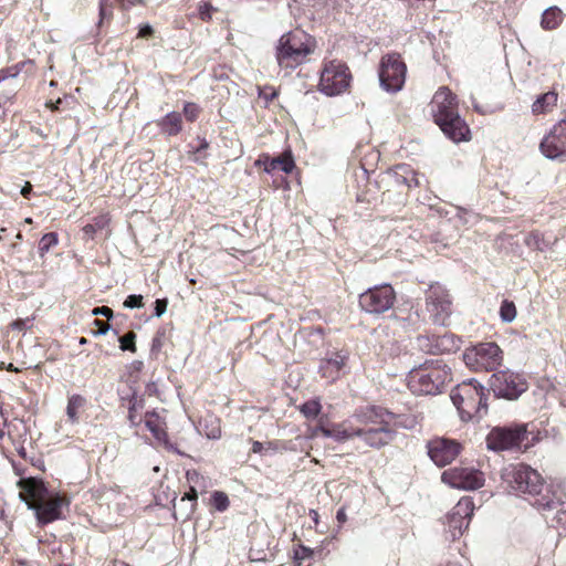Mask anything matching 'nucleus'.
I'll use <instances>...</instances> for the list:
<instances>
[{
    "instance_id": "f257e3e1",
    "label": "nucleus",
    "mask_w": 566,
    "mask_h": 566,
    "mask_svg": "<svg viewBox=\"0 0 566 566\" xmlns=\"http://www.w3.org/2000/svg\"><path fill=\"white\" fill-rule=\"evenodd\" d=\"M353 420L335 423L332 427L319 426L322 434L332 438L337 442L350 440L355 437L361 438L365 444L371 448H380L394 440L395 430L391 426L395 419L394 413L376 406H367L355 412Z\"/></svg>"
},
{
    "instance_id": "f03ea898",
    "label": "nucleus",
    "mask_w": 566,
    "mask_h": 566,
    "mask_svg": "<svg viewBox=\"0 0 566 566\" xmlns=\"http://www.w3.org/2000/svg\"><path fill=\"white\" fill-rule=\"evenodd\" d=\"M431 112L436 124L454 143L468 142L471 132L458 112L457 96L447 86L440 87L431 101Z\"/></svg>"
},
{
    "instance_id": "7ed1b4c3",
    "label": "nucleus",
    "mask_w": 566,
    "mask_h": 566,
    "mask_svg": "<svg viewBox=\"0 0 566 566\" xmlns=\"http://www.w3.org/2000/svg\"><path fill=\"white\" fill-rule=\"evenodd\" d=\"M451 379V370L441 359L427 360L410 370L408 387L416 395H437Z\"/></svg>"
},
{
    "instance_id": "20e7f679",
    "label": "nucleus",
    "mask_w": 566,
    "mask_h": 566,
    "mask_svg": "<svg viewBox=\"0 0 566 566\" xmlns=\"http://www.w3.org/2000/svg\"><path fill=\"white\" fill-rule=\"evenodd\" d=\"M316 46L313 36L295 29L283 34L276 48V60L282 67L295 69L307 61Z\"/></svg>"
},
{
    "instance_id": "39448f33",
    "label": "nucleus",
    "mask_w": 566,
    "mask_h": 566,
    "mask_svg": "<svg viewBox=\"0 0 566 566\" xmlns=\"http://www.w3.org/2000/svg\"><path fill=\"white\" fill-rule=\"evenodd\" d=\"M450 398L457 409L469 417L482 418L488 413L484 388L473 379L453 388Z\"/></svg>"
},
{
    "instance_id": "423d86ee",
    "label": "nucleus",
    "mask_w": 566,
    "mask_h": 566,
    "mask_svg": "<svg viewBox=\"0 0 566 566\" xmlns=\"http://www.w3.org/2000/svg\"><path fill=\"white\" fill-rule=\"evenodd\" d=\"M502 480L516 494H538L544 489L541 474L525 464H512L503 470Z\"/></svg>"
},
{
    "instance_id": "0eeeda50",
    "label": "nucleus",
    "mask_w": 566,
    "mask_h": 566,
    "mask_svg": "<svg viewBox=\"0 0 566 566\" xmlns=\"http://www.w3.org/2000/svg\"><path fill=\"white\" fill-rule=\"evenodd\" d=\"M485 443L489 450L495 452L526 448L528 446L527 424L494 427L488 433Z\"/></svg>"
},
{
    "instance_id": "6e6552de",
    "label": "nucleus",
    "mask_w": 566,
    "mask_h": 566,
    "mask_svg": "<svg viewBox=\"0 0 566 566\" xmlns=\"http://www.w3.org/2000/svg\"><path fill=\"white\" fill-rule=\"evenodd\" d=\"M463 360L474 371H490L502 364L503 353L495 343H480L465 349Z\"/></svg>"
},
{
    "instance_id": "1a4fd4ad",
    "label": "nucleus",
    "mask_w": 566,
    "mask_h": 566,
    "mask_svg": "<svg viewBox=\"0 0 566 566\" xmlns=\"http://www.w3.org/2000/svg\"><path fill=\"white\" fill-rule=\"evenodd\" d=\"M350 78L348 67L344 63L329 61L322 70L318 87L324 94L335 96L346 91Z\"/></svg>"
},
{
    "instance_id": "9d476101",
    "label": "nucleus",
    "mask_w": 566,
    "mask_h": 566,
    "mask_svg": "<svg viewBox=\"0 0 566 566\" xmlns=\"http://www.w3.org/2000/svg\"><path fill=\"white\" fill-rule=\"evenodd\" d=\"M406 64L397 54H387L381 59L379 67L380 86L389 92L396 93L400 91L406 80Z\"/></svg>"
},
{
    "instance_id": "9b49d317",
    "label": "nucleus",
    "mask_w": 566,
    "mask_h": 566,
    "mask_svg": "<svg viewBox=\"0 0 566 566\" xmlns=\"http://www.w3.org/2000/svg\"><path fill=\"white\" fill-rule=\"evenodd\" d=\"M396 301L391 285L382 284L368 289L359 295V306L369 314L379 315L389 311Z\"/></svg>"
},
{
    "instance_id": "f8f14e48",
    "label": "nucleus",
    "mask_w": 566,
    "mask_h": 566,
    "mask_svg": "<svg viewBox=\"0 0 566 566\" xmlns=\"http://www.w3.org/2000/svg\"><path fill=\"white\" fill-rule=\"evenodd\" d=\"M489 384L496 397L506 399H516L527 389L524 377L509 369L494 373Z\"/></svg>"
},
{
    "instance_id": "ddd939ff",
    "label": "nucleus",
    "mask_w": 566,
    "mask_h": 566,
    "mask_svg": "<svg viewBox=\"0 0 566 566\" xmlns=\"http://www.w3.org/2000/svg\"><path fill=\"white\" fill-rule=\"evenodd\" d=\"M441 480L443 483L449 484L455 489L476 490L484 484V474L473 468H452L446 470Z\"/></svg>"
},
{
    "instance_id": "4468645a",
    "label": "nucleus",
    "mask_w": 566,
    "mask_h": 566,
    "mask_svg": "<svg viewBox=\"0 0 566 566\" xmlns=\"http://www.w3.org/2000/svg\"><path fill=\"white\" fill-rule=\"evenodd\" d=\"M473 511V500L463 496L448 514L446 525L452 541L461 536L463 531L468 528Z\"/></svg>"
},
{
    "instance_id": "2eb2a0df",
    "label": "nucleus",
    "mask_w": 566,
    "mask_h": 566,
    "mask_svg": "<svg viewBox=\"0 0 566 566\" xmlns=\"http://www.w3.org/2000/svg\"><path fill=\"white\" fill-rule=\"evenodd\" d=\"M427 311L434 324H446L451 313V300L443 286L439 284L430 286L427 295Z\"/></svg>"
},
{
    "instance_id": "dca6fc26",
    "label": "nucleus",
    "mask_w": 566,
    "mask_h": 566,
    "mask_svg": "<svg viewBox=\"0 0 566 566\" xmlns=\"http://www.w3.org/2000/svg\"><path fill=\"white\" fill-rule=\"evenodd\" d=\"M542 154L552 160H563L566 157V120H560L539 144Z\"/></svg>"
},
{
    "instance_id": "f3484780",
    "label": "nucleus",
    "mask_w": 566,
    "mask_h": 566,
    "mask_svg": "<svg viewBox=\"0 0 566 566\" xmlns=\"http://www.w3.org/2000/svg\"><path fill=\"white\" fill-rule=\"evenodd\" d=\"M69 505L70 500L65 494L50 493L45 500L34 507L39 524L46 525L62 518V510Z\"/></svg>"
},
{
    "instance_id": "a211bd4d",
    "label": "nucleus",
    "mask_w": 566,
    "mask_h": 566,
    "mask_svg": "<svg viewBox=\"0 0 566 566\" xmlns=\"http://www.w3.org/2000/svg\"><path fill=\"white\" fill-rule=\"evenodd\" d=\"M460 449L457 441L446 438H437L428 443V454L438 467L450 464L459 455Z\"/></svg>"
},
{
    "instance_id": "6ab92c4d",
    "label": "nucleus",
    "mask_w": 566,
    "mask_h": 566,
    "mask_svg": "<svg viewBox=\"0 0 566 566\" xmlns=\"http://www.w3.org/2000/svg\"><path fill=\"white\" fill-rule=\"evenodd\" d=\"M18 485L21 499L33 510L51 493L45 483L36 478L21 479Z\"/></svg>"
},
{
    "instance_id": "aec40b11",
    "label": "nucleus",
    "mask_w": 566,
    "mask_h": 566,
    "mask_svg": "<svg viewBox=\"0 0 566 566\" xmlns=\"http://www.w3.org/2000/svg\"><path fill=\"white\" fill-rule=\"evenodd\" d=\"M144 422L146 428L151 432L155 440L164 447L166 450L180 453L177 447L169 441L166 421L160 415L155 411H147L144 416Z\"/></svg>"
},
{
    "instance_id": "412c9836",
    "label": "nucleus",
    "mask_w": 566,
    "mask_h": 566,
    "mask_svg": "<svg viewBox=\"0 0 566 566\" xmlns=\"http://www.w3.org/2000/svg\"><path fill=\"white\" fill-rule=\"evenodd\" d=\"M530 496L533 499L532 505L543 512L556 511L559 513L566 511L562 494H557L545 485L538 494H531Z\"/></svg>"
},
{
    "instance_id": "4be33fe9",
    "label": "nucleus",
    "mask_w": 566,
    "mask_h": 566,
    "mask_svg": "<svg viewBox=\"0 0 566 566\" xmlns=\"http://www.w3.org/2000/svg\"><path fill=\"white\" fill-rule=\"evenodd\" d=\"M346 360V355L335 353L331 357L325 358L322 361L319 366V373L324 378L335 380L336 378H338L340 370L345 366Z\"/></svg>"
},
{
    "instance_id": "5701e85b",
    "label": "nucleus",
    "mask_w": 566,
    "mask_h": 566,
    "mask_svg": "<svg viewBox=\"0 0 566 566\" xmlns=\"http://www.w3.org/2000/svg\"><path fill=\"white\" fill-rule=\"evenodd\" d=\"M263 164L264 170L266 172L283 171L285 174H290L295 167L292 154L290 151H285L281 156L271 159L265 158Z\"/></svg>"
},
{
    "instance_id": "b1692460",
    "label": "nucleus",
    "mask_w": 566,
    "mask_h": 566,
    "mask_svg": "<svg viewBox=\"0 0 566 566\" xmlns=\"http://www.w3.org/2000/svg\"><path fill=\"white\" fill-rule=\"evenodd\" d=\"M157 126L167 136H177L182 130V116L178 112H170L159 120Z\"/></svg>"
},
{
    "instance_id": "393cba45",
    "label": "nucleus",
    "mask_w": 566,
    "mask_h": 566,
    "mask_svg": "<svg viewBox=\"0 0 566 566\" xmlns=\"http://www.w3.org/2000/svg\"><path fill=\"white\" fill-rule=\"evenodd\" d=\"M563 20V11L556 6L549 7L542 14L541 27L544 30H554L562 24Z\"/></svg>"
},
{
    "instance_id": "a878e982",
    "label": "nucleus",
    "mask_w": 566,
    "mask_h": 566,
    "mask_svg": "<svg viewBox=\"0 0 566 566\" xmlns=\"http://www.w3.org/2000/svg\"><path fill=\"white\" fill-rule=\"evenodd\" d=\"M190 150L188 151L189 158L197 164L207 165L206 159L209 154L207 153L209 148V143L205 137H197V145H189Z\"/></svg>"
},
{
    "instance_id": "bb28decb",
    "label": "nucleus",
    "mask_w": 566,
    "mask_h": 566,
    "mask_svg": "<svg viewBox=\"0 0 566 566\" xmlns=\"http://www.w3.org/2000/svg\"><path fill=\"white\" fill-rule=\"evenodd\" d=\"M86 405V399L82 395L73 394L67 399L66 416L71 423L78 422V411Z\"/></svg>"
},
{
    "instance_id": "cd10ccee",
    "label": "nucleus",
    "mask_w": 566,
    "mask_h": 566,
    "mask_svg": "<svg viewBox=\"0 0 566 566\" xmlns=\"http://www.w3.org/2000/svg\"><path fill=\"white\" fill-rule=\"evenodd\" d=\"M557 103V94L555 92H547L537 97L532 105V111L535 114H544L551 112Z\"/></svg>"
},
{
    "instance_id": "c85d7f7f",
    "label": "nucleus",
    "mask_w": 566,
    "mask_h": 566,
    "mask_svg": "<svg viewBox=\"0 0 566 566\" xmlns=\"http://www.w3.org/2000/svg\"><path fill=\"white\" fill-rule=\"evenodd\" d=\"M142 409H143L142 402H138L136 399H132L129 401L127 418H128L130 426L138 427L144 421V418L139 413V410H142Z\"/></svg>"
},
{
    "instance_id": "c756f323",
    "label": "nucleus",
    "mask_w": 566,
    "mask_h": 566,
    "mask_svg": "<svg viewBox=\"0 0 566 566\" xmlns=\"http://www.w3.org/2000/svg\"><path fill=\"white\" fill-rule=\"evenodd\" d=\"M57 243H59V235L56 232L45 233L39 242L40 255L43 256L45 253H48L51 250V248L57 245Z\"/></svg>"
},
{
    "instance_id": "7c9ffc66",
    "label": "nucleus",
    "mask_w": 566,
    "mask_h": 566,
    "mask_svg": "<svg viewBox=\"0 0 566 566\" xmlns=\"http://www.w3.org/2000/svg\"><path fill=\"white\" fill-rule=\"evenodd\" d=\"M136 333L130 331L128 333H126L125 335L120 336L118 342H119V348L123 350V352H130V353H136L137 352V347H136Z\"/></svg>"
},
{
    "instance_id": "2f4dec72",
    "label": "nucleus",
    "mask_w": 566,
    "mask_h": 566,
    "mask_svg": "<svg viewBox=\"0 0 566 566\" xmlns=\"http://www.w3.org/2000/svg\"><path fill=\"white\" fill-rule=\"evenodd\" d=\"M500 316L503 322L511 323L516 317V307L513 302L503 301L500 307Z\"/></svg>"
},
{
    "instance_id": "473e14b6",
    "label": "nucleus",
    "mask_w": 566,
    "mask_h": 566,
    "mask_svg": "<svg viewBox=\"0 0 566 566\" xmlns=\"http://www.w3.org/2000/svg\"><path fill=\"white\" fill-rule=\"evenodd\" d=\"M211 505L219 512H223L229 507V497L224 492L214 491L211 495Z\"/></svg>"
},
{
    "instance_id": "72a5a7b5",
    "label": "nucleus",
    "mask_w": 566,
    "mask_h": 566,
    "mask_svg": "<svg viewBox=\"0 0 566 566\" xmlns=\"http://www.w3.org/2000/svg\"><path fill=\"white\" fill-rule=\"evenodd\" d=\"M182 113L188 122L193 123L199 118L201 108L196 103L187 102L184 105Z\"/></svg>"
},
{
    "instance_id": "f704fd0d",
    "label": "nucleus",
    "mask_w": 566,
    "mask_h": 566,
    "mask_svg": "<svg viewBox=\"0 0 566 566\" xmlns=\"http://www.w3.org/2000/svg\"><path fill=\"white\" fill-rule=\"evenodd\" d=\"M300 410L306 418H314L321 411V403L317 400H308L301 406Z\"/></svg>"
},
{
    "instance_id": "c9c22d12",
    "label": "nucleus",
    "mask_w": 566,
    "mask_h": 566,
    "mask_svg": "<svg viewBox=\"0 0 566 566\" xmlns=\"http://www.w3.org/2000/svg\"><path fill=\"white\" fill-rule=\"evenodd\" d=\"M197 499H198V493H197L196 486L190 485L189 491L186 492L180 499V502H186V501L190 502L189 509H188V515L192 514L196 511Z\"/></svg>"
},
{
    "instance_id": "e433bc0d",
    "label": "nucleus",
    "mask_w": 566,
    "mask_h": 566,
    "mask_svg": "<svg viewBox=\"0 0 566 566\" xmlns=\"http://www.w3.org/2000/svg\"><path fill=\"white\" fill-rule=\"evenodd\" d=\"M217 11L216 8L212 7L210 2H200L198 4V17L203 22H209L212 19V13Z\"/></svg>"
},
{
    "instance_id": "4c0bfd02",
    "label": "nucleus",
    "mask_w": 566,
    "mask_h": 566,
    "mask_svg": "<svg viewBox=\"0 0 566 566\" xmlns=\"http://www.w3.org/2000/svg\"><path fill=\"white\" fill-rule=\"evenodd\" d=\"M526 244L536 250L543 251L547 244L544 242V240L541 238L539 233H532L526 238Z\"/></svg>"
},
{
    "instance_id": "58836bf2",
    "label": "nucleus",
    "mask_w": 566,
    "mask_h": 566,
    "mask_svg": "<svg viewBox=\"0 0 566 566\" xmlns=\"http://www.w3.org/2000/svg\"><path fill=\"white\" fill-rule=\"evenodd\" d=\"M112 17V6L109 4V0H99V23L102 24L104 20H109Z\"/></svg>"
},
{
    "instance_id": "ea45409f",
    "label": "nucleus",
    "mask_w": 566,
    "mask_h": 566,
    "mask_svg": "<svg viewBox=\"0 0 566 566\" xmlns=\"http://www.w3.org/2000/svg\"><path fill=\"white\" fill-rule=\"evenodd\" d=\"M314 555V551L306 547V546H303V545H300L297 549H295V553H294V558L296 562H301V560H304V559H307V558H311L313 557Z\"/></svg>"
},
{
    "instance_id": "a19ab883",
    "label": "nucleus",
    "mask_w": 566,
    "mask_h": 566,
    "mask_svg": "<svg viewBox=\"0 0 566 566\" xmlns=\"http://www.w3.org/2000/svg\"><path fill=\"white\" fill-rule=\"evenodd\" d=\"M124 306L127 308L143 307L144 306L143 296L136 295V294L128 295L126 297V300L124 301Z\"/></svg>"
},
{
    "instance_id": "79ce46f5",
    "label": "nucleus",
    "mask_w": 566,
    "mask_h": 566,
    "mask_svg": "<svg viewBox=\"0 0 566 566\" xmlns=\"http://www.w3.org/2000/svg\"><path fill=\"white\" fill-rule=\"evenodd\" d=\"M437 347L439 350H451L452 348H455L457 345L454 344L451 336L443 335L439 338V344Z\"/></svg>"
},
{
    "instance_id": "37998d69",
    "label": "nucleus",
    "mask_w": 566,
    "mask_h": 566,
    "mask_svg": "<svg viewBox=\"0 0 566 566\" xmlns=\"http://www.w3.org/2000/svg\"><path fill=\"white\" fill-rule=\"evenodd\" d=\"M276 96V91L273 87H259V98L264 99V105L266 106L268 103Z\"/></svg>"
},
{
    "instance_id": "c03bdc74",
    "label": "nucleus",
    "mask_w": 566,
    "mask_h": 566,
    "mask_svg": "<svg viewBox=\"0 0 566 566\" xmlns=\"http://www.w3.org/2000/svg\"><path fill=\"white\" fill-rule=\"evenodd\" d=\"M186 479L190 485L195 486L198 485L199 482L203 480L202 475L196 470H188L186 472Z\"/></svg>"
},
{
    "instance_id": "a18cd8bd",
    "label": "nucleus",
    "mask_w": 566,
    "mask_h": 566,
    "mask_svg": "<svg viewBox=\"0 0 566 566\" xmlns=\"http://www.w3.org/2000/svg\"><path fill=\"white\" fill-rule=\"evenodd\" d=\"M93 323L97 327V331L93 332L94 335H105L111 328V325L107 322L98 318H95Z\"/></svg>"
},
{
    "instance_id": "49530a36",
    "label": "nucleus",
    "mask_w": 566,
    "mask_h": 566,
    "mask_svg": "<svg viewBox=\"0 0 566 566\" xmlns=\"http://www.w3.org/2000/svg\"><path fill=\"white\" fill-rule=\"evenodd\" d=\"M92 314L95 316L102 315V316H105L107 319H111L113 317L114 313H113V310L108 306H99V307L93 308Z\"/></svg>"
},
{
    "instance_id": "de8ad7c7",
    "label": "nucleus",
    "mask_w": 566,
    "mask_h": 566,
    "mask_svg": "<svg viewBox=\"0 0 566 566\" xmlns=\"http://www.w3.org/2000/svg\"><path fill=\"white\" fill-rule=\"evenodd\" d=\"M168 302L166 298H158L155 302V315L161 316L167 310Z\"/></svg>"
},
{
    "instance_id": "09e8293b",
    "label": "nucleus",
    "mask_w": 566,
    "mask_h": 566,
    "mask_svg": "<svg viewBox=\"0 0 566 566\" xmlns=\"http://www.w3.org/2000/svg\"><path fill=\"white\" fill-rule=\"evenodd\" d=\"M274 449L272 448V444L271 443H266V446L262 442H259V441H254L253 444H252V451L254 453H259V452H262V451H273Z\"/></svg>"
},
{
    "instance_id": "8fccbe9b",
    "label": "nucleus",
    "mask_w": 566,
    "mask_h": 566,
    "mask_svg": "<svg viewBox=\"0 0 566 566\" xmlns=\"http://www.w3.org/2000/svg\"><path fill=\"white\" fill-rule=\"evenodd\" d=\"M22 65H23V63L14 65L12 67H9L7 70L1 71V73H2L1 77L2 78H7L8 76H17L18 73L20 72Z\"/></svg>"
},
{
    "instance_id": "3c124183",
    "label": "nucleus",
    "mask_w": 566,
    "mask_h": 566,
    "mask_svg": "<svg viewBox=\"0 0 566 566\" xmlns=\"http://www.w3.org/2000/svg\"><path fill=\"white\" fill-rule=\"evenodd\" d=\"M28 323H29V318H27V319L18 318V319L13 321L10 324V326L12 329L23 331L27 328Z\"/></svg>"
},
{
    "instance_id": "603ef678",
    "label": "nucleus",
    "mask_w": 566,
    "mask_h": 566,
    "mask_svg": "<svg viewBox=\"0 0 566 566\" xmlns=\"http://www.w3.org/2000/svg\"><path fill=\"white\" fill-rule=\"evenodd\" d=\"M154 33V30L150 25H144L138 31V38H148L151 36Z\"/></svg>"
},
{
    "instance_id": "864d4df0",
    "label": "nucleus",
    "mask_w": 566,
    "mask_h": 566,
    "mask_svg": "<svg viewBox=\"0 0 566 566\" xmlns=\"http://www.w3.org/2000/svg\"><path fill=\"white\" fill-rule=\"evenodd\" d=\"M6 427H7V418L4 417L2 408L0 407V441L4 437V429H6Z\"/></svg>"
},
{
    "instance_id": "5fc2aeb1",
    "label": "nucleus",
    "mask_w": 566,
    "mask_h": 566,
    "mask_svg": "<svg viewBox=\"0 0 566 566\" xmlns=\"http://www.w3.org/2000/svg\"><path fill=\"white\" fill-rule=\"evenodd\" d=\"M161 346H163V342H161L160 336L154 337L153 343H151V352H155V350L159 352Z\"/></svg>"
},
{
    "instance_id": "6e6d98bb",
    "label": "nucleus",
    "mask_w": 566,
    "mask_h": 566,
    "mask_svg": "<svg viewBox=\"0 0 566 566\" xmlns=\"http://www.w3.org/2000/svg\"><path fill=\"white\" fill-rule=\"evenodd\" d=\"M61 103H62V99L57 98L55 102L46 103V107L50 108L52 112H59Z\"/></svg>"
},
{
    "instance_id": "4d7b16f0",
    "label": "nucleus",
    "mask_w": 566,
    "mask_h": 566,
    "mask_svg": "<svg viewBox=\"0 0 566 566\" xmlns=\"http://www.w3.org/2000/svg\"><path fill=\"white\" fill-rule=\"evenodd\" d=\"M336 518H337L338 523H340V524L346 522L347 516H346L345 510L343 507L337 511Z\"/></svg>"
},
{
    "instance_id": "13d9d810",
    "label": "nucleus",
    "mask_w": 566,
    "mask_h": 566,
    "mask_svg": "<svg viewBox=\"0 0 566 566\" xmlns=\"http://www.w3.org/2000/svg\"><path fill=\"white\" fill-rule=\"evenodd\" d=\"M83 232H84L85 234H87V235H91V237H92L93 234H95V232H96V228H95V226H93V224H90V223H88V224H86V226H84V227H83Z\"/></svg>"
},
{
    "instance_id": "bf43d9fd",
    "label": "nucleus",
    "mask_w": 566,
    "mask_h": 566,
    "mask_svg": "<svg viewBox=\"0 0 566 566\" xmlns=\"http://www.w3.org/2000/svg\"><path fill=\"white\" fill-rule=\"evenodd\" d=\"M32 191V186L30 182H27L25 186L22 188L21 190V195L24 197V198H29L30 197V193Z\"/></svg>"
},
{
    "instance_id": "052dcab7",
    "label": "nucleus",
    "mask_w": 566,
    "mask_h": 566,
    "mask_svg": "<svg viewBox=\"0 0 566 566\" xmlns=\"http://www.w3.org/2000/svg\"><path fill=\"white\" fill-rule=\"evenodd\" d=\"M412 185L419 186V180H418L416 174H413V172H412L411 180L408 182V187H411Z\"/></svg>"
},
{
    "instance_id": "680f3d73",
    "label": "nucleus",
    "mask_w": 566,
    "mask_h": 566,
    "mask_svg": "<svg viewBox=\"0 0 566 566\" xmlns=\"http://www.w3.org/2000/svg\"><path fill=\"white\" fill-rule=\"evenodd\" d=\"M6 369H7L8 371H12V373H19V371H20L17 367H14V366H13V364H9V365L6 367Z\"/></svg>"
},
{
    "instance_id": "e2e57ef3",
    "label": "nucleus",
    "mask_w": 566,
    "mask_h": 566,
    "mask_svg": "<svg viewBox=\"0 0 566 566\" xmlns=\"http://www.w3.org/2000/svg\"><path fill=\"white\" fill-rule=\"evenodd\" d=\"M6 232H7V228H4V227L0 228V241H3L6 239Z\"/></svg>"
},
{
    "instance_id": "0e129e2a",
    "label": "nucleus",
    "mask_w": 566,
    "mask_h": 566,
    "mask_svg": "<svg viewBox=\"0 0 566 566\" xmlns=\"http://www.w3.org/2000/svg\"><path fill=\"white\" fill-rule=\"evenodd\" d=\"M318 433H322L319 430V426L316 427L315 429H313L312 434L310 437L315 438V437H317Z\"/></svg>"
},
{
    "instance_id": "69168bd1",
    "label": "nucleus",
    "mask_w": 566,
    "mask_h": 566,
    "mask_svg": "<svg viewBox=\"0 0 566 566\" xmlns=\"http://www.w3.org/2000/svg\"><path fill=\"white\" fill-rule=\"evenodd\" d=\"M134 365H135V368L137 370H139L143 367V363L142 361H135Z\"/></svg>"
},
{
    "instance_id": "338daca9",
    "label": "nucleus",
    "mask_w": 566,
    "mask_h": 566,
    "mask_svg": "<svg viewBox=\"0 0 566 566\" xmlns=\"http://www.w3.org/2000/svg\"><path fill=\"white\" fill-rule=\"evenodd\" d=\"M15 239H17V241H22L23 235H22L21 231H18V233L15 234Z\"/></svg>"
},
{
    "instance_id": "774afa93",
    "label": "nucleus",
    "mask_w": 566,
    "mask_h": 566,
    "mask_svg": "<svg viewBox=\"0 0 566 566\" xmlns=\"http://www.w3.org/2000/svg\"><path fill=\"white\" fill-rule=\"evenodd\" d=\"M24 223L32 224L33 223V219L28 217V218L24 219Z\"/></svg>"
}]
</instances>
